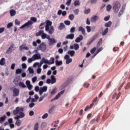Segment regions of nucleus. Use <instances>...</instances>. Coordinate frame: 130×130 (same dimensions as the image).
I'll list each match as a JSON object with an SVG mask.
<instances>
[{
    "instance_id": "obj_29",
    "label": "nucleus",
    "mask_w": 130,
    "mask_h": 130,
    "mask_svg": "<svg viewBox=\"0 0 130 130\" xmlns=\"http://www.w3.org/2000/svg\"><path fill=\"white\" fill-rule=\"evenodd\" d=\"M42 61H43L44 63H47L48 64H49V61L45 59L44 57L42 58Z\"/></svg>"
},
{
    "instance_id": "obj_55",
    "label": "nucleus",
    "mask_w": 130,
    "mask_h": 130,
    "mask_svg": "<svg viewBox=\"0 0 130 130\" xmlns=\"http://www.w3.org/2000/svg\"><path fill=\"white\" fill-rule=\"evenodd\" d=\"M71 3H72V0H68L66 5L68 6V7H70L71 6Z\"/></svg>"
},
{
    "instance_id": "obj_48",
    "label": "nucleus",
    "mask_w": 130,
    "mask_h": 130,
    "mask_svg": "<svg viewBox=\"0 0 130 130\" xmlns=\"http://www.w3.org/2000/svg\"><path fill=\"white\" fill-rule=\"evenodd\" d=\"M54 107H55L54 106H53L49 109V111H48L49 113H52V110L54 109Z\"/></svg>"
},
{
    "instance_id": "obj_63",
    "label": "nucleus",
    "mask_w": 130,
    "mask_h": 130,
    "mask_svg": "<svg viewBox=\"0 0 130 130\" xmlns=\"http://www.w3.org/2000/svg\"><path fill=\"white\" fill-rule=\"evenodd\" d=\"M22 69H27V65L25 63H23L22 64Z\"/></svg>"
},
{
    "instance_id": "obj_37",
    "label": "nucleus",
    "mask_w": 130,
    "mask_h": 130,
    "mask_svg": "<svg viewBox=\"0 0 130 130\" xmlns=\"http://www.w3.org/2000/svg\"><path fill=\"white\" fill-rule=\"evenodd\" d=\"M74 48L75 50H78V49H79V44H74Z\"/></svg>"
},
{
    "instance_id": "obj_51",
    "label": "nucleus",
    "mask_w": 130,
    "mask_h": 130,
    "mask_svg": "<svg viewBox=\"0 0 130 130\" xmlns=\"http://www.w3.org/2000/svg\"><path fill=\"white\" fill-rule=\"evenodd\" d=\"M76 30V27H73L70 29L71 33H75V31Z\"/></svg>"
},
{
    "instance_id": "obj_13",
    "label": "nucleus",
    "mask_w": 130,
    "mask_h": 130,
    "mask_svg": "<svg viewBox=\"0 0 130 130\" xmlns=\"http://www.w3.org/2000/svg\"><path fill=\"white\" fill-rule=\"evenodd\" d=\"M99 17L97 15H94L93 16L91 19H90V21L92 23L94 22H96V21H97L99 19Z\"/></svg>"
},
{
    "instance_id": "obj_32",
    "label": "nucleus",
    "mask_w": 130,
    "mask_h": 130,
    "mask_svg": "<svg viewBox=\"0 0 130 130\" xmlns=\"http://www.w3.org/2000/svg\"><path fill=\"white\" fill-rule=\"evenodd\" d=\"M68 53L71 55V56H74L75 55V52L74 50L69 51Z\"/></svg>"
},
{
    "instance_id": "obj_42",
    "label": "nucleus",
    "mask_w": 130,
    "mask_h": 130,
    "mask_svg": "<svg viewBox=\"0 0 130 130\" xmlns=\"http://www.w3.org/2000/svg\"><path fill=\"white\" fill-rule=\"evenodd\" d=\"M79 5H80V1L76 0L74 2L75 7H77V6H79Z\"/></svg>"
},
{
    "instance_id": "obj_45",
    "label": "nucleus",
    "mask_w": 130,
    "mask_h": 130,
    "mask_svg": "<svg viewBox=\"0 0 130 130\" xmlns=\"http://www.w3.org/2000/svg\"><path fill=\"white\" fill-rule=\"evenodd\" d=\"M35 60H34V59L33 58V57L32 56V57L31 58H29L28 59V63H31V62H32V61H34Z\"/></svg>"
},
{
    "instance_id": "obj_33",
    "label": "nucleus",
    "mask_w": 130,
    "mask_h": 130,
    "mask_svg": "<svg viewBox=\"0 0 130 130\" xmlns=\"http://www.w3.org/2000/svg\"><path fill=\"white\" fill-rule=\"evenodd\" d=\"M10 13L11 16L13 17V16H15V15H16V11L14 10H11L10 11Z\"/></svg>"
},
{
    "instance_id": "obj_8",
    "label": "nucleus",
    "mask_w": 130,
    "mask_h": 130,
    "mask_svg": "<svg viewBox=\"0 0 130 130\" xmlns=\"http://www.w3.org/2000/svg\"><path fill=\"white\" fill-rule=\"evenodd\" d=\"M47 91V86H44L43 87H41L39 90V94L40 95H41L42 94H43L44 92H46Z\"/></svg>"
},
{
    "instance_id": "obj_2",
    "label": "nucleus",
    "mask_w": 130,
    "mask_h": 130,
    "mask_svg": "<svg viewBox=\"0 0 130 130\" xmlns=\"http://www.w3.org/2000/svg\"><path fill=\"white\" fill-rule=\"evenodd\" d=\"M45 30L47 32H48L49 34H52L54 32V28L51 26L52 25V22L49 20H47L45 21Z\"/></svg>"
},
{
    "instance_id": "obj_59",
    "label": "nucleus",
    "mask_w": 130,
    "mask_h": 130,
    "mask_svg": "<svg viewBox=\"0 0 130 130\" xmlns=\"http://www.w3.org/2000/svg\"><path fill=\"white\" fill-rule=\"evenodd\" d=\"M37 81V77L35 76L32 78V83H35Z\"/></svg>"
},
{
    "instance_id": "obj_22",
    "label": "nucleus",
    "mask_w": 130,
    "mask_h": 130,
    "mask_svg": "<svg viewBox=\"0 0 130 130\" xmlns=\"http://www.w3.org/2000/svg\"><path fill=\"white\" fill-rule=\"evenodd\" d=\"M5 63H6V59L5 58H2L0 60V66H5Z\"/></svg>"
},
{
    "instance_id": "obj_10",
    "label": "nucleus",
    "mask_w": 130,
    "mask_h": 130,
    "mask_svg": "<svg viewBox=\"0 0 130 130\" xmlns=\"http://www.w3.org/2000/svg\"><path fill=\"white\" fill-rule=\"evenodd\" d=\"M78 31L79 32H82V34L85 36L86 35L85 32L86 30L82 26H79L78 28Z\"/></svg>"
},
{
    "instance_id": "obj_60",
    "label": "nucleus",
    "mask_w": 130,
    "mask_h": 130,
    "mask_svg": "<svg viewBox=\"0 0 130 130\" xmlns=\"http://www.w3.org/2000/svg\"><path fill=\"white\" fill-rule=\"evenodd\" d=\"M15 25H20V24H21V22H20V21H19L18 19L15 20Z\"/></svg>"
},
{
    "instance_id": "obj_38",
    "label": "nucleus",
    "mask_w": 130,
    "mask_h": 130,
    "mask_svg": "<svg viewBox=\"0 0 130 130\" xmlns=\"http://www.w3.org/2000/svg\"><path fill=\"white\" fill-rule=\"evenodd\" d=\"M116 98V100H117V99H118L119 97L117 95V93H114L113 96H112V99H115Z\"/></svg>"
},
{
    "instance_id": "obj_58",
    "label": "nucleus",
    "mask_w": 130,
    "mask_h": 130,
    "mask_svg": "<svg viewBox=\"0 0 130 130\" xmlns=\"http://www.w3.org/2000/svg\"><path fill=\"white\" fill-rule=\"evenodd\" d=\"M110 10H111V6L109 5L107 6V11L110 12Z\"/></svg>"
},
{
    "instance_id": "obj_44",
    "label": "nucleus",
    "mask_w": 130,
    "mask_h": 130,
    "mask_svg": "<svg viewBox=\"0 0 130 130\" xmlns=\"http://www.w3.org/2000/svg\"><path fill=\"white\" fill-rule=\"evenodd\" d=\"M64 23L65 25H67V26H70L71 25V21L69 20H66L64 21Z\"/></svg>"
},
{
    "instance_id": "obj_6",
    "label": "nucleus",
    "mask_w": 130,
    "mask_h": 130,
    "mask_svg": "<svg viewBox=\"0 0 130 130\" xmlns=\"http://www.w3.org/2000/svg\"><path fill=\"white\" fill-rule=\"evenodd\" d=\"M13 94L14 97H17V96H19V94H20V90H19L18 88H15L13 90Z\"/></svg>"
},
{
    "instance_id": "obj_36",
    "label": "nucleus",
    "mask_w": 130,
    "mask_h": 130,
    "mask_svg": "<svg viewBox=\"0 0 130 130\" xmlns=\"http://www.w3.org/2000/svg\"><path fill=\"white\" fill-rule=\"evenodd\" d=\"M54 63V58L51 57L50 59L49 64H52Z\"/></svg>"
},
{
    "instance_id": "obj_11",
    "label": "nucleus",
    "mask_w": 130,
    "mask_h": 130,
    "mask_svg": "<svg viewBox=\"0 0 130 130\" xmlns=\"http://www.w3.org/2000/svg\"><path fill=\"white\" fill-rule=\"evenodd\" d=\"M75 77L74 76H70L67 81H66V84H70V83H71V82H73V80H74Z\"/></svg>"
},
{
    "instance_id": "obj_30",
    "label": "nucleus",
    "mask_w": 130,
    "mask_h": 130,
    "mask_svg": "<svg viewBox=\"0 0 130 130\" xmlns=\"http://www.w3.org/2000/svg\"><path fill=\"white\" fill-rule=\"evenodd\" d=\"M44 25H45V22L41 23L39 26V29H40L41 30H42V29H44V27H45Z\"/></svg>"
},
{
    "instance_id": "obj_5",
    "label": "nucleus",
    "mask_w": 130,
    "mask_h": 130,
    "mask_svg": "<svg viewBox=\"0 0 130 130\" xmlns=\"http://www.w3.org/2000/svg\"><path fill=\"white\" fill-rule=\"evenodd\" d=\"M38 49H39V50H41L42 51H45V50H46V44L44 43H41L39 47H38Z\"/></svg>"
},
{
    "instance_id": "obj_19",
    "label": "nucleus",
    "mask_w": 130,
    "mask_h": 130,
    "mask_svg": "<svg viewBox=\"0 0 130 130\" xmlns=\"http://www.w3.org/2000/svg\"><path fill=\"white\" fill-rule=\"evenodd\" d=\"M14 48V46L13 45L11 46L7 50L6 53L9 54L12 52L13 49Z\"/></svg>"
},
{
    "instance_id": "obj_31",
    "label": "nucleus",
    "mask_w": 130,
    "mask_h": 130,
    "mask_svg": "<svg viewBox=\"0 0 130 130\" xmlns=\"http://www.w3.org/2000/svg\"><path fill=\"white\" fill-rule=\"evenodd\" d=\"M103 49V48L102 47L99 48L97 50L96 53L94 54V56H96V55H97V54H98V53L100 52V51H102Z\"/></svg>"
},
{
    "instance_id": "obj_64",
    "label": "nucleus",
    "mask_w": 130,
    "mask_h": 130,
    "mask_svg": "<svg viewBox=\"0 0 130 130\" xmlns=\"http://www.w3.org/2000/svg\"><path fill=\"white\" fill-rule=\"evenodd\" d=\"M27 88L28 90H32V88H33V85L29 84V85H27Z\"/></svg>"
},
{
    "instance_id": "obj_46",
    "label": "nucleus",
    "mask_w": 130,
    "mask_h": 130,
    "mask_svg": "<svg viewBox=\"0 0 130 130\" xmlns=\"http://www.w3.org/2000/svg\"><path fill=\"white\" fill-rule=\"evenodd\" d=\"M89 86H90V84L87 83V82L84 83L83 87H84V88H89Z\"/></svg>"
},
{
    "instance_id": "obj_12",
    "label": "nucleus",
    "mask_w": 130,
    "mask_h": 130,
    "mask_svg": "<svg viewBox=\"0 0 130 130\" xmlns=\"http://www.w3.org/2000/svg\"><path fill=\"white\" fill-rule=\"evenodd\" d=\"M23 49H24L25 50H29V48H28V47H26V45H22L19 47V50L20 51H22Z\"/></svg>"
},
{
    "instance_id": "obj_49",
    "label": "nucleus",
    "mask_w": 130,
    "mask_h": 130,
    "mask_svg": "<svg viewBox=\"0 0 130 130\" xmlns=\"http://www.w3.org/2000/svg\"><path fill=\"white\" fill-rule=\"evenodd\" d=\"M95 51H96V47H94L93 48H92L90 50V53H91V54H94V53H95Z\"/></svg>"
},
{
    "instance_id": "obj_53",
    "label": "nucleus",
    "mask_w": 130,
    "mask_h": 130,
    "mask_svg": "<svg viewBox=\"0 0 130 130\" xmlns=\"http://www.w3.org/2000/svg\"><path fill=\"white\" fill-rule=\"evenodd\" d=\"M21 73H22V70L20 69H18L16 70V74H21Z\"/></svg>"
},
{
    "instance_id": "obj_62",
    "label": "nucleus",
    "mask_w": 130,
    "mask_h": 130,
    "mask_svg": "<svg viewBox=\"0 0 130 130\" xmlns=\"http://www.w3.org/2000/svg\"><path fill=\"white\" fill-rule=\"evenodd\" d=\"M47 35H46L45 33H43L42 35V39H45V38H46V36Z\"/></svg>"
},
{
    "instance_id": "obj_28",
    "label": "nucleus",
    "mask_w": 130,
    "mask_h": 130,
    "mask_svg": "<svg viewBox=\"0 0 130 130\" xmlns=\"http://www.w3.org/2000/svg\"><path fill=\"white\" fill-rule=\"evenodd\" d=\"M38 128H39V123L38 122H37L35 124V126L34 127V130H38Z\"/></svg>"
},
{
    "instance_id": "obj_26",
    "label": "nucleus",
    "mask_w": 130,
    "mask_h": 130,
    "mask_svg": "<svg viewBox=\"0 0 130 130\" xmlns=\"http://www.w3.org/2000/svg\"><path fill=\"white\" fill-rule=\"evenodd\" d=\"M44 32V30H40L39 32L36 34V36L37 37L40 36L41 35H42Z\"/></svg>"
},
{
    "instance_id": "obj_54",
    "label": "nucleus",
    "mask_w": 130,
    "mask_h": 130,
    "mask_svg": "<svg viewBox=\"0 0 130 130\" xmlns=\"http://www.w3.org/2000/svg\"><path fill=\"white\" fill-rule=\"evenodd\" d=\"M48 117V114L45 113L44 115L42 116V118L43 119H45V118H47Z\"/></svg>"
},
{
    "instance_id": "obj_16",
    "label": "nucleus",
    "mask_w": 130,
    "mask_h": 130,
    "mask_svg": "<svg viewBox=\"0 0 130 130\" xmlns=\"http://www.w3.org/2000/svg\"><path fill=\"white\" fill-rule=\"evenodd\" d=\"M56 83V78L53 75L51 76V84H54Z\"/></svg>"
},
{
    "instance_id": "obj_1",
    "label": "nucleus",
    "mask_w": 130,
    "mask_h": 130,
    "mask_svg": "<svg viewBox=\"0 0 130 130\" xmlns=\"http://www.w3.org/2000/svg\"><path fill=\"white\" fill-rule=\"evenodd\" d=\"M24 111L23 108H20L19 107H16V109L13 111V114L17 116L14 117V119H20V118H24L25 117V113L23 112Z\"/></svg>"
},
{
    "instance_id": "obj_41",
    "label": "nucleus",
    "mask_w": 130,
    "mask_h": 130,
    "mask_svg": "<svg viewBox=\"0 0 130 130\" xmlns=\"http://www.w3.org/2000/svg\"><path fill=\"white\" fill-rule=\"evenodd\" d=\"M13 22H10L8 24L7 27L9 29L10 28H11V27H13Z\"/></svg>"
},
{
    "instance_id": "obj_47",
    "label": "nucleus",
    "mask_w": 130,
    "mask_h": 130,
    "mask_svg": "<svg viewBox=\"0 0 130 130\" xmlns=\"http://www.w3.org/2000/svg\"><path fill=\"white\" fill-rule=\"evenodd\" d=\"M28 71L29 72V74H34V70L33 69L31 68V67L28 68Z\"/></svg>"
},
{
    "instance_id": "obj_20",
    "label": "nucleus",
    "mask_w": 130,
    "mask_h": 130,
    "mask_svg": "<svg viewBox=\"0 0 130 130\" xmlns=\"http://www.w3.org/2000/svg\"><path fill=\"white\" fill-rule=\"evenodd\" d=\"M7 118V116L4 115L3 116L0 117V123H3Z\"/></svg>"
},
{
    "instance_id": "obj_52",
    "label": "nucleus",
    "mask_w": 130,
    "mask_h": 130,
    "mask_svg": "<svg viewBox=\"0 0 130 130\" xmlns=\"http://www.w3.org/2000/svg\"><path fill=\"white\" fill-rule=\"evenodd\" d=\"M94 41V38L93 39H90L87 42V45H90L92 42Z\"/></svg>"
},
{
    "instance_id": "obj_50",
    "label": "nucleus",
    "mask_w": 130,
    "mask_h": 130,
    "mask_svg": "<svg viewBox=\"0 0 130 130\" xmlns=\"http://www.w3.org/2000/svg\"><path fill=\"white\" fill-rule=\"evenodd\" d=\"M101 44H102V39H100V41L97 43V46L99 47L100 46Z\"/></svg>"
},
{
    "instance_id": "obj_40",
    "label": "nucleus",
    "mask_w": 130,
    "mask_h": 130,
    "mask_svg": "<svg viewBox=\"0 0 130 130\" xmlns=\"http://www.w3.org/2000/svg\"><path fill=\"white\" fill-rule=\"evenodd\" d=\"M16 120V124L17 126H20L21 125V121L19 119Z\"/></svg>"
},
{
    "instance_id": "obj_23",
    "label": "nucleus",
    "mask_w": 130,
    "mask_h": 130,
    "mask_svg": "<svg viewBox=\"0 0 130 130\" xmlns=\"http://www.w3.org/2000/svg\"><path fill=\"white\" fill-rule=\"evenodd\" d=\"M112 25V22L110 21L105 24V27H111Z\"/></svg>"
},
{
    "instance_id": "obj_14",
    "label": "nucleus",
    "mask_w": 130,
    "mask_h": 130,
    "mask_svg": "<svg viewBox=\"0 0 130 130\" xmlns=\"http://www.w3.org/2000/svg\"><path fill=\"white\" fill-rule=\"evenodd\" d=\"M75 37V35L74 34H71L70 35H67L66 37V39H71V40H73Z\"/></svg>"
},
{
    "instance_id": "obj_17",
    "label": "nucleus",
    "mask_w": 130,
    "mask_h": 130,
    "mask_svg": "<svg viewBox=\"0 0 130 130\" xmlns=\"http://www.w3.org/2000/svg\"><path fill=\"white\" fill-rule=\"evenodd\" d=\"M64 28H66V25H64L63 23L61 22L58 27V29L59 30H62L63 29H64Z\"/></svg>"
},
{
    "instance_id": "obj_21",
    "label": "nucleus",
    "mask_w": 130,
    "mask_h": 130,
    "mask_svg": "<svg viewBox=\"0 0 130 130\" xmlns=\"http://www.w3.org/2000/svg\"><path fill=\"white\" fill-rule=\"evenodd\" d=\"M55 42H56V41L55 40V39L51 38L49 40V45H53Z\"/></svg>"
},
{
    "instance_id": "obj_18",
    "label": "nucleus",
    "mask_w": 130,
    "mask_h": 130,
    "mask_svg": "<svg viewBox=\"0 0 130 130\" xmlns=\"http://www.w3.org/2000/svg\"><path fill=\"white\" fill-rule=\"evenodd\" d=\"M94 106V104L92 103L90 105V106H87L84 109V111H87L89 110V109H91Z\"/></svg>"
},
{
    "instance_id": "obj_15",
    "label": "nucleus",
    "mask_w": 130,
    "mask_h": 130,
    "mask_svg": "<svg viewBox=\"0 0 130 130\" xmlns=\"http://www.w3.org/2000/svg\"><path fill=\"white\" fill-rule=\"evenodd\" d=\"M83 37L82 35H79V37L77 38L75 40V42H76V43H79V42H81V40H83Z\"/></svg>"
},
{
    "instance_id": "obj_7",
    "label": "nucleus",
    "mask_w": 130,
    "mask_h": 130,
    "mask_svg": "<svg viewBox=\"0 0 130 130\" xmlns=\"http://www.w3.org/2000/svg\"><path fill=\"white\" fill-rule=\"evenodd\" d=\"M126 7V4H124L122 5L120 11L119 12L118 17H120L122 14H123V12H124L125 10V7Z\"/></svg>"
},
{
    "instance_id": "obj_56",
    "label": "nucleus",
    "mask_w": 130,
    "mask_h": 130,
    "mask_svg": "<svg viewBox=\"0 0 130 130\" xmlns=\"http://www.w3.org/2000/svg\"><path fill=\"white\" fill-rule=\"evenodd\" d=\"M87 31L89 33V32H91V26H86Z\"/></svg>"
},
{
    "instance_id": "obj_57",
    "label": "nucleus",
    "mask_w": 130,
    "mask_h": 130,
    "mask_svg": "<svg viewBox=\"0 0 130 130\" xmlns=\"http://www.w3.org/2000/svg\"><path fill=\"white\" fill-rule=\"evenodd\" d=\"M109 19H110V16H106L105 17V18H104V21H109Z\"/></svg>"
},
{
    "instance_id": "obj_24",
    "label": "nucleus",
    "mask_w": 130,
    "mask_h": 130,
    "mask_svg": "<svg viewBox=\"0 0 130 130\" xmlns=\"http://www.w3.org/2000/svg\"><path fill=\"white\" fill-rule=\"evenodd\" d=\"M18 86L20 88H26V86L25 85V84L23 82H20L18 83Z\"/></svg>"
},
{
    "instance_id": "obj_39",
    "label": "nucleus",
    "mask_w": 130,
    "mask_h": 130,
    "mask_svg": "<svg viewBox=\"0 0 130 130\" xmlns=\"http://www.w3.org/2000/svg\"><path fill=\"white\" fill-rule=\"evenodd\" d=\"M73 61V59L72 58H69V59H68L66 60V64H69V63H71Z\"/></svg>"
},
{
    "instance_id": "obj_27",
    "label": "nucleus",
    "mask_w": 130,
    "mask_h": 130,
    "mask_svg": "<svg viewBox=\"0 0 130 130\" xmlns=\"http://www.w3.org/2000/svg\"><path fill=\"white\" fill-rule=\"evenodd\" d=\"M44 32V30H40L39 32L36 34V36L37 37L40 36L41 35H42Z\"/></svg>"
},
{
    "instance_id": "obj_34",
    "label": "nucleus",
    "mask_w": 130,
    "mask_h": 130,
    "mask_svg": "<svg viewBox=\"0 0 130 130\" xmlns=\"http://www.w3.org/2000/svg\"><path fill=\"white\" fill-rule=\"evenodd\" d=\"M69 20H71V21H73L74 19H75V15L74 14H70L69 16Z\"/></svg>"
},
{
    "instance_id": "obj_61",
    "label": "nucleus",
    "mask_w": 130,
    "mask_h": 130,
    "mask_svg": "<svg viewBox=\"0 0 130 130\" xmlns=\"http://www.w3.org/2000/svg\"><path fill=\"white\" fill-rule=\"evenodd\" d=\"M44 98H45V96H41L39 100V102H41Z\"/></svg>"
},
{
    "instance_id": "obj_4",
    "label": "nucleus",
    "mask_w": 130,
    "mask_h": 130,
    "mask_svg": "<svg viewBox=\"0 0 130 130\" xmlns=\"http://www.w3.org/2000/svg\"><path fill=\"white\" fill-rule=\"evenodd\" d=\"M113 6V10L114 13H118V11H119V9H120V7L121 6L120 2L116 1L114 3Z\"/></svg>"
},
{
    "instance_id": "obj_43",
    "label": "nucleus",
    "mask_w": 130,
    "mask_h": 130,
    "mask_svg": "<svg viewBox=\"0 0 130 130\" xmlns=\"http://www.w3.org/2000/svg\"><path fill=\"white\" fill-rule=\"evenodd\" d=\"M91 12V10L90 9H88L87 10H84V14L85 15H88V14H89V13Z\"/></svg>"
},
{
    "instance_id": "obj_3",
    "label": "nucleus",
    "mask_w": 130,
    "mask_h": 130,
    "mask_svg": "<svg viewBox=\"0 0 130 130\" xmlns=\"http://www.w3.org/2000/svg\"><path fill=\"white\" fill-rule=\"evenodd\" d=\"M30 20H31L28 21V22H26L23 25H22L21 26H20V29H23L25 28V27L29 28V27H31V26L33 25V22H37V19H36V18L35 17H31Z\"/></svg>"
},
{
    "instance_id": "obj_35",
    "label": "nucleus",
    "mask_w": 130,
    "mask_h": 130,
    "mask_svg": "<svg viewBox=\"0 0 130 130\" xmlns=\"http://www.w3.org/2000/svg\"><path fill=\"white\" fill-rule=\"evenodd\" d=\"M108 33V27H107L104 31L102 33L103 36H105V35L107 34Z\"/></svg>"
},
{
    "instance_id": "obj_9",
    "label": "nucleus",
    "mask_w": 130,
    "mask_h": 130,
    "mask_svg": "<svg viewBox=\"0 0 130 130\" xmlns=\"http://www.w3.org/2000/svg\"><path fill=\"white\" fill-rule=\"evenodd\" d=\"M32 58L34 60H36V59H41V55L40 54L38 53L32 55Z\"/></svg>"
},
{
    "instance_id": "obj_25",
    "label": "nucleus",
    "mask_w": 130,
    "mask_h": 130,
    "mask_svg": "<svg viewBox=\"0 0 130 130\" xmlns=\"http://www.w3.org/2000/svg\"><path fill=\"white\" fill-rule=\"evenodd\" d=\"M55 63L57 67L61 66L62 64V61H58V60H56Z\"/></svg>"
}]
</instances>
